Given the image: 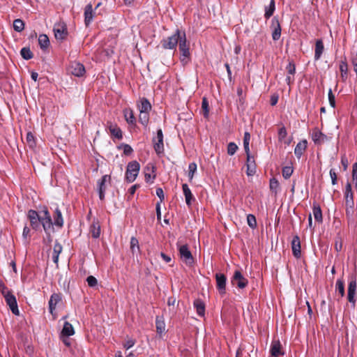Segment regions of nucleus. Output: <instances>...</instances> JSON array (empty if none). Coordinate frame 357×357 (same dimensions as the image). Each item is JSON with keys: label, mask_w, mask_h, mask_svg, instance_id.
I'll return each mask as SVG.
<instances>
[{"label": "nucleus", "mask_w": 357, "mask_h": 357, "mask_svg": "<svg viewBox=\"0 0 357 357\" xmlns=\"http://www.w3.org/2000/svg\"><path fill=\"white\" fill-rule=\"evenodd\" d=\"M29 233H30V229L27 226H25L23 229V232H22L23 238L26 239L27 237L29 236Z\"/></svg>", "instance_id": "obj_62"}, {"label": "nucleus", "mask_w": 357, "mask_h": 357, "mask_svg": "<svg viewBox=\"0 0 357 357\" xmlns=\"http://www.w3.org/2000/svg\"><path fill=\"white\" fill-rule=\"evenodd\" d=\"M188 177L191 181L193 178L194 174L197 171V164L195 162H191L188 165Z\"/></svg>", "instance_id": "obj_43"}, {"label": "nucleus", "mask_w": 357, "mask_h": 357, "mask_svg": "<svg viewBox=\"0 0 357 357\" xmlns=\"http://www.w3.org/2000/svg\"><path fill=\"white\" fill-rule=\"evenodd\" d=\"M74 333L75 331L72 324L68 321H66L61 331V336L69 337L74 335Z\"/></svg>", "instance_id": "obj_27"}, {"label": "nucleus", "mask_w": 357, "mask_h": 357, "mask_svg": "<svg viewBox=\"0 0 357 357\" xmlns=\"http://www.w3.org/2000/svg\"><path fill=\"white\" fill-rule=\"evenodd\" d=\"M279 186V183L275 178L270 180V188L272 190H276Z\"/></svg>", "instance_id": "obj_57"}, {"label": "nucleus", "mask_w": 357, "mask_h": 357, "mask_svg": "<svg viewBox=\"0 0 357 357\" xmlns=\"http://www.w3.org/2000/svg\"><path fill=\"white\" fill-rule=\"evenodd\" d=\"M194 307L196 308L197 314L200 317H203L205 312V305L200 299H197L194 301Z\"/></svg>", "instance_id": "obj_28"}, {"label": "nucleus", "mask_w": 357, "mask_h": 357, "mask_svg": "<svg viewBox=\"0 0 357 357\" xmlns=\"http://www.w3.org/2000/svg\"><path fill=\"white\" fill-rule=\"evenodd\" d=\"M330 176L331 178V182L333 185H335L337 183V174L335 172L331 169L330 170Z\"/></svg>", "instance_id": "obj_58"}, {"label": "nucleus", "mask_w": 357, "mask_h": 357, "mask_svg": "<svg viewBox=\"0 0 357 357\" xmlns=\"http://www.w3.org/2000/svg\"><path fill=\"white\" fill-rule=\"evenodd\" d=\"M20 54L25 60H29L33 58V53L30 50L29 47H24L22 48L20 50Z\"/></svg>", "instance_id": "obj_37"}, {"label": "nucleus", "mask_w": 357, "mask_h": 357, "mask_svg": "<svg viewBox=\"0 0 357 357\" xmlns=\"http://www.w3.org/2000/svg\"><path fill=\"white\" fill-rule=\"evenodd\" d=\"M287 132L286 128L283 126L280 128L278 131V139L280 142H282L287 137Z\"/></svg>", "instance_id": "obj_51"}, {"label": "nucleus", "mask_w": 357, "mask_h": 357, "mask_svg": "<svg viewBox=\"0 0 357 357\" xmlns=\"http://www.w3.org/2000/svg\"><path fill=\"white\" fill-rule=\"evenodd\" d=\"M313 215L315 220L318 222H322V212L320 206L317 204H313Z\"/></svg>", "instance_id": "obj_33"}, {"label": "nucleus", "mask_w": 357, "mask_h": 357, "mask_svg": "<svg viewBox=\"0 0 357 357\" xmlns=\"http://www.w3.org/2000/svg\"><path fill=\"white\" fill-rule=\"evenodd\" d=\"M340 70L341 72L342 77L347 78V63L344 61H342L340 64Z\"/></svg>", "instance_id": "obj_44"}, {"label": "nucleus", "mask_w": 357, "mask_h": 357, "mask_svg": "<svg viewBox=\"0 0 357 357\" xmlns=\"http://www.w3.org/2000/svg\"><path fill=\"white\" fill-rule=\"evenodd\" d=\"M178 45L181 52V62L183 64H186L189 61L190 53L189 50V45L187 43L185 33L183 34V38H181V40Z\"/></svg>", "instance_id": "obj_3"}, {"label": "nucleus", "mask_w": 357, "mask_h": 357, "mask_svg": "<svg viewBox=\"0 0 357 357\" xmlns=\"http://www.w3.org/2000/svg\"><path fill=\"white\" fill-rule=\"evenodd\" d=\"M61 251H62L61 245L59 244V243H56L54 245L53 254L59 255V254L61 252Z\"/></svg>", "instance_id": "obj_56"}, {"label": "nucleus", "mask_w": 357, "mask_h": 357, "mask_svg": "<svg viewBox=\"0 0 357 357\" xmlns=\"http://www.w3.org/2000/svg\"><path fill=\"white\" fill-rule=\"evenodd\" d=\"M13 29L17 32H21L24 29V23L21 19H16L13 22Z\"/></svg>", "instance_id": "obj_38"}, {"label": "nucleus", "mask_w": 357, "mask_h": 357, "mask_svg": "<svg viewBox=\"0 0 357 357\" xmlns=\"http://www.w3.org/2000/svg\"><path fill=\"white\" fill-rule=\"evenodd\" d=\"M28 218L32 229L37 230L43 226L45 231H48L52 228L53 222L47 209L45 208L39 212L34 210L28 211Z\"/></svg>", "instance_id": "obj_1"}, {"label": "nucleus", "mask_w": 357, "mask_h": 357, "mask_svg": "<svg viewBox=\"0 0 357 357\" xmlns=\"http://www.w3.org/2000/svg\"><path fill=\"white\" fill-rule=\"evenodd\" d=\"M324 50V47L322 40L321 39L317 40L316 41L315 50H314V59L315 60L317 61L321 58Z\"/></svg>", "instance_id": "obj_25"}, {"label": "nucleus", "mask_w": 357, "mask_h": 357, "mask_svg": "<svg viewBox=\"0 0 357 357\" xmlns=\"http://www.w3.org/2000/svg\"><path fill=\"white\" fill-rule=\"evenodd\" d=\"M138 108L139 112H149L151 109V105L146 98H143L140 100V104L138 105Z\"/></svg>", "instance_id": "obj_32"}, {"label": "nucleus", "mask_w": 357, "mask_h": 357, "mask_svg": "<svg viewBox=\"0 0 357 357\" xmlns=\"http://www.w3.org/2000/svg\"><path fill=\"white\" fill-rule=\"evenodd\" d=\"M357 283L356 280L352 278L350 280L348 285L347 299L350 303L354 306L356 303L355 295L356 293Z\"/></svg>", "instance_id": "obj_9"}, {"label": "nucleus", "mask_w": 357, "mask_h": 357, "mask_svg": "<svg viewBox=\"0 0 357 357\" xmlns=\"http://www.w3.org/2000/svg\"><path fill=\"white\" fill-rule=\"evenodd\" d=\"M123 114L126 122L128 124H134L136 122L133 111L130 109H126L123 110Z\"/></svg>", "instance_id": "obj_29"}, {"label": "nucleus", "mask_w": 357, "mask_h": 357, "mask_svg": "<svg viewBox=\"0 0 357 357\" xmlns=\"http://www.w3.org/2000/svg\"><path fill=\"white\" fill-rule=\"evenodd\" d=\"M153 148L158 154L162 153L164 151L163 134L161 129L157 130V136L153 139Z\"/></svg>", "instance_id": "obj_7"}, {"label": "nucleus", "mask_w": 357, "mask_h": 357, "mask_svg": "<svg viewBox=\"0 0 357 357\" xmlns=\"http://www.w3.org/2000/svg\"><path fill=\"white\" fill-rule=\"evenodd\" d=\"M247 155V175L248 176H253L256 172V165L254 157L250 155V153H246Z\"/></svg>", "instance_id": "obj_12"}, {"label": "nucleus", "mask_w": 357, "mask_h": 357, "mask_svg": "<svg viewBox=\"0 0 357 357\" xmlns=\"http://www.w3.org/2000/svg\"><path fill=\"white\" fill-rule=\"evenodd\" d=\"M107 129L109 130V132L112 136L117 138L118 139H122V131L116 124L108 123Z\"/></svg>", "instance_id": "obj_22"}, {"label": "nucleus", "mask_w": 357, "mask_h": 357, "mask_svg": "<svg viewBox=\"0 0 357 357\" xmlns=\"http://www.w3.org/2000/svg\"><path fill=\"white\" fill-rule=\"evenodd\" d=\"M139 169L140 165L139 162L135 160L132 161L128 164L126 177L129 183H132L136 179L139 174Z\"/></svg>", "instance_id": "obj_4"}, {"label": "nucleus", "mask_w": 357, "mask_h": 357, "mask_svg": "<svg viewBox=\"0 0 357 357\" xmlns=\"http://www.w3.org/2000/svg\"><path fill=\"white\" fill-rule=\"evenodd\" d=\"M335 289L336 291L340 295L341 297H343L345 294L344 292V281L341 279H338L336 281L335 284Z\"/></svg>", "instance_id": "obj_35"}, {"label": "nucleus", "mask_w": 357, "mask_h": 357, "mask_svg": "<svg viewBox=\"0 0 357 357\" xmlns=\"http://www.w3.org/2000/svg\"><path fill=\"white\" fill-rule=\"evenodd\" d=\"M178 251L182 260L187 266H192L194 260L191 252L187 245L178 246Z\"/></svg>", "instance_id": "obj_5"}, {"label": "nucleus", "mask_w": 357, "mask_h": 357, "mask_svg": "<svg viewBox=\"0 0 357 357\" xmlns=\"http://www.w3.org/2000/svg\"><path fill=\"white\" fill-rule=\"evenodd\" d=\"M156 195L160 198V202H162L164 200V192L161 188H158L156 189Z\"/></svg>", "instance_id": "obj_60"}, {"label": "nucleus", "mask_w": 357, "mask_h": 357, "mask_svg": "<svg viewBox=\"0 0 357 357\" xmlns=\"http://www.w3.org/2000/svg\"><path fill=\"white\" fill-rule=\"evenodd\" d=\"M341 163H342V167H343V170L346 171L347 169L349 162H348V160H347V157L345 155H342V158H341Z\"/></svg>", "instance_id": "obj_59"}, {"label": "nucleus", "mask_w": 357, "mask_h": 357, "mask_svg": "<svg viewBox=\"0 0 357 357\" xmlns=\"http://www.w3.org/2000/svg\"><path fill=\"white\" fill-rule=\"evenodd\" d=\"M160 256H161V257L162 258V259H163L165 262H167V263H169V262H170V261H172V258H171V257H170V256H169V255H165V253H163V252H161V253H160Z\"/></svg>", "instance_id": "obj_64"}, {"label": "nucleus", "mask_w": 357, "mask_h": 357, "mask_svg": "<svg viewBox=\"0 0 357 357\" xmlns=\"http://www.w3.org/2000/svg\"><path fill=\"white\" fill-rule=\"evenodd\" d=\"M156 328L157 332L162 333L165 329V325L163 321L159 319L158 317L156 319Z\"/></svg>", "instance_id": "obj_48"}, {"label": "nucleus", "mask_w": 357, "mask_h": 357, "mask_svg": "<svg viewBox=\"0 0 357 357\" xmlns=\"http://www.w3.org/2000/svg\"><path fill=\"white\" fill-rule=\"evenodd\" d=\"M287 70L288 71V73L291 75H294L296 72V67L295 65L293 63H289V64L287 66Z\"/></svg>", "instance_id": "obj_55"}, {"label": "nucleus", "mask_w": 357, "mask_h": 357, "mask_svg": "<svg viewBox=\"0 0 357 357\" xmlns=\"http://www.w3.org/2000/svg\"><path fill=\"white\" fill-rule=\"evenodd\" d=\"M183 33H185V31L176 29L174 34L161 40L162 47L164 49L175 50L183 38Z\"/></svg>", "instance_id": "obj_2"}, {"label": "nucleus", "mask_w": 357, "mask_h": 357, "mask_svg": "<svg viewBox=\"0 0 357 357\" xmlns=\"http://www.w3.org/2000/svg\"><path fill=\"white\" fill-rule=\"evenodd\" d=\"M135 344V340L132 338H128L126 340L125 343L123 344V347L126 349H129L131 347H132Z\"/></svg>", "instance_id": "obj_53"}, {"label": "nucleus", "mask_w": 357, "mask_h": 357, "mask_svg": "<svg viewBox=\"0 0 357 357\" xmlns=\"http://www.w3.org/2000/svg\"><path fill=\"white\" fill-rule=\"evenodd\" d=\"M182 188L183 194L185 195V203L188 206H190L191 202L194 199L191 190L186 183L183 184Z\"/></svg>", "instance_id": "obj_26"}, {"label": "nucleus", "mask_w": 357, "mask_h": 357, "mask_svg": "<svg viewBox=\"0 0 357 357\" xmlns=\"http://www.w3.org/2000/svg\"><path fill=\"white\" fill-rule=\"evenodd\" d=\"M54 36L56 39L63 40L66 34V28L63 26H58L54 28Z\"/></svg>", "instance_id": "obj_30"}, {"label": "nucleus", "mask_w": 357, "mask_h": 357, "mask_svg": "<svg viewBox=\"0 0 357 357\" xmlns=\"http://www.w3.org/2000/svg\"><path fill=\"white\" fill-rule=\"evenodd\" d=\"M86 282H87L88 285L90 287H94L98 284L97 279L95 277L92 276V275H90V276L87 277Z\"/></svg>", "instance_id": "obj_50"}, {"label": "nucleus", "mask_w": 357, "mask_h": 357, "mask_svg": "<svg viewBox=\"0 0 357 357\" xmlns=\"http://www.w3.org/2000/svg\"><path fill=\"white\" fill-rule=\"evenodd\" d=\"M61 301V294L54 293L52 294L49 301V310L50 312L54 316V311L56 310L57 304Z\"/></svg>", "instance_id": "obj_11"}, {"label": "nucleus", "mask_w": 357, "mask_h": 357, "mask_svg": "<svg viewBox=\"0 0 357 357\" xmlns=\"http://www.w3.org/2000/svg\"><path fill=\"white\" fill-rule=\"evenodd\" d=\"M354 206H351V207L346 206V214L349 217H351L354 212Z\"/></svg>", "instance_id": "obj_61"}, {"label": "nucleus", "mask_w": 357, "mask_h": 357, "mask_svg": "<svg viewBox=\"0 0 357 357\" xmlns=\"http://www.w3.org/2000/svg\"><path fill=\"white\" fill-rule=\"evenodd\" d=\"M312 139L316 144H321L327 139V137L320 130L316 129L312 134Z\"/></svg>", "instance_id": "obj_21"}, {"label": "nucleus", "mask_w": 357, "mask_h": 357, "mask_svg": "<svg viewBox=\"0 0 357 357\" xmlns=\"http://www.w3.org/2000/svg\"><path fill=\"white\" fill-rule=\"evenodd\" d=\"M345 206H348L351 207V206H354V195L351 190V185L350 183H347L345 187Z\"/></svg>", "instance_id": "obj_15"}, {"label": "nucleus", "mask_w": 357, "mask_h": 357, "mask_svg": "<svg viewBox=\"0 0 357 357\" xmlns=\"http://www.w3.org/2000/svg\"><path fill=\"white\" fill-rule=\"evenodd\" d=\"M93 19V10L91 3L86 6L84 8V22L86 26H89Z\"/></svg>", "instance_id": "obj_20"}, {"label": "nucleus", "mask_w": 357, "mask_h": 357, "mask_svg": "<svg viewBox=\"0 0 357 357\" xmlns=\"http://www.w3.org/2000/svg\"><path fill=\"white\" fill-rule=\"evenodd\" d=\"M233 282L241 289L246 287L248 280L239 271H236L233 276Z\"/></svg>", "instance_id": "obj_16"}, {"label": "nucleus", "mask_w": 357, "mask_h": 357, "mask_svg": "<svg viewBox=\"0 0 357 357\" xmlns=\"http://www.w3.org/2000/svg\"><path fill=\"white\" fill-rule=\"evenodd\" d=\"M250 135L248 132H245L243 137V147L245 153H250Z\"/></svg>", "instance_id": "obj_41"}, {"label": "nucleus", "mask_w": 357, "mask_h": 357, "mask_svg": "<svg viewBox=\"0 0 357 357\" xmlns=\"http://www.w3.org/2000/svg\"><path fill=\"white\" fill-rule=\"evenodd\" d=\"M118 148L119 149L122 148L123 150V153L126 155L131 154L133 151L132 147L130 145L126 144H122Z\"/></svg>", "instance_id": "obj_49"}, {"label": "nucleus", "mask_w": 357, "mask_h": 357, "mask_svg": "<svg viewBox=\"0 0 357 357\" xmlns=\"http://www.w3.org/2000/svg\"><path fill=\"white\" fill-rule=\"evenodd\" d=\"M38 43L41 49H46L50 45V40L47 35L40 34L38 37Z\"/></svg>", "instance_id": "obj_34"}, {"label": "nucleus", "mask_w": 357, "mask_h": 357, "mask_svg": "<svg viewBox=\"0 0 357 357\" xmlns=\"http://www.w3.org/2000/svg\"><path fill=\"white\" fill-rule=\"evenodd\" d=\"M0 291L3 295L6 294V291H10L1 280H0Z\"/></svg>", "instance_id": "obj_63"}, {"label": "nucleus", "mask_w": 357, "mask_h": 357, "mask_svg": "<svg viewBox=\"0 0 357 357\" xmlns=\"http://www.w3.org/2000/svg\"><path fill=\"white\" fill-rule=\"evenodd\" d=\"M270 353L271 357H278L280 355H284V352L281 349V344L279 341L274 340L271 342Z\"/></svg>", "instance_id": "obj_18"}, {"label": "nucleus", "mask_w": 357, "mask_h": 357, "mask_svg": "<svg viewBox=\"0 0 357 357\" xmlns=\"http://www.w3.org/2000/svg\"><path fill=\"white\" fill-rule=\"evenodd\" d=\"M247 222H248V225H249L250 227H251L252 229L256 227L257 221H256L255 216L254 215H252V214L248 215Z\"/></svg>", "instance_id": "obj_45"}, {"label": "nucleus", "mask_w": 357, "mask_h": 357, "mask_svg": "<svg viewBox=\"0 0 357 357\" xmlns=\"http://www.w3.org/2000/svg\"><path fill=\"white\" fill-rule=\"evenodd\" d=\"M328 100L330 105L334 108L335 107V96L333 94L332 90L331 89L328 91Z\"/></svg>", "instance_id": "obj_54"}, {"label": "nucleus", "mask_w": 357, "mask_h": 357, "mask_svg": "<svg viewBox=\"0 0 357 357\" xmlns=\"http://www.w3.org/2000/svg\"><path fill=\"white\" fill-rule=\"evenodd\" d=\"M352 180L357 187V162H355L352 167Z\"/></svg>", "instance_id": "obj_52"}, {"label": "nucleus", "mask_w": 357, "mask_h": 357, "mask_svg": "<svg viewBox=\"0 0 357 357\" xmlns=\"http://www.w3.org/2000/svg\"><path fill=\"white\" fill-rule=\"evenodd\" d=\"M130 248L133 253L136 250L139 249L138 240L135 237H132L130 239Z\"/></svg>", "instance_id": "obj_47"}, {"label": "nucleus", "mask_w": 357, "mask_h": 357, "mask_svg": "<svg viewBox=\"0 0 357 357\" xmlns=\"http://www.w3.org/2000/svg\"><path fill=\"white\" fill-rule=\"evenodd\" d=\"M291 249L295 257L298 258L301 257V241L298 236H294L292 239Z\"/></svg>", "instance_id": "obj_19"}, {"label": "nucleus", "mask_w": 357, "mask_h": 357, "mask_svg": "<svg viewBox=\"0 0 357 357\" xmlns=\"http://www.w3.org/2000/svg\"><path fill=\"white\" fill-rule=\"evenodd\" d=\"M70 73L77 77H81L85 73V68L83 64L74 62L70 66Z\"/></svg>", "instance_id": "obj_17"}, {"label": "nucleus", "mask_w": 357, "mask_h": 357, "mask_svg": "<svg viewBox=\"0 0 357 357\" xmlns=\"http://www.w3.org/2000/svg\"><path fill=\"white\" fill-rule=\"evenodd\" d=\"M307 144V140L303 139V140L299 142L297 144V145L296 146L295 149H294V154L298 159L301 158L304 151L306 149Z\"/></svg>", "instance_id": "obj_23"}, {"label": "nucleus", "mask_w": 357, "mask_h": 357, "mask_svg": "<svg viewBox=\"0 0 357 357\" xmlns=\"http://www.w3.org/2000/svg\"><path fill=\"white\" fill-rule=\"evenodd\" d=\"M110 176L106 174L104 175L100 180L98 181V191L99 198L102 200L105 198V192L107 188V183H110Z\"/></svg>", "instance_id": "obj_8"}, {"label": "nucleus", "mask_w": 357, "mask_h": 357, "mask_svg": "<svg viewBox=\"0 0 357 357\" xmlns=\"http://www.w3.org/2000/svg\"><path fill=\"white\" fill-rule=\"evenodd\" d=\"M90 233L93 238H98L100 235V225L98 221H93L90 226Z\"/></svg>", "instance_id": "obj_24"}, {"label": "nucleus", "mask_w": 357, "mask_h": 357, "mask_svg": "<svg viewBox=\"0 0 357 357\" xmlns=\"http://www.w3.org/2000/svg\"><path fill=\"white\" fill-rule=\"evenodd\" d=\"M149 120V112H139V121L143 126H146Z\"/></svg>", "instance_id": "obj_39"}, {"label": "nucleus", "mask_w": 357, "mask_h": 357, "mask_svg": "<svg viewBox=\"0 0 357 357\" xmlns=\"http://www.w3.org/2000/svg\"><path fill=\"white\" fill-rule=\"evenodd\" d=\"M238 146L234 142H229L227 145V153L233 155L237 151Z\"/></svg>", "instance_id": "obj_46"}, {"label": "nucleus", "mask_w": 357, "mask_h": 357, "mask_svg": "<svg viewBox=\"0 0 357 357\" xmlns=\"http://www.w3.org/2000/svg\"><path fill=\"white\" fill-rule=\"evenodd\" d=\"M272 27H273V33H272V38L273 40H278L280 38L281 36V27L280 24L279 23V20L278 18L274 17L272 20Z\"/></svg>", "instance_id": "obj_14"}, {"label": "nucleus", "mask_w": 357, "mask_h": 357, "mask_svg": "<svg viewBox=\"0 0 357 357\" xmlns=\"http://www.w3.org/2000/svg\"><path fill=\"white\" fill-rule=\"evenodd\" d=\"M54 224L59 227H62L63 224L62 214H61V211L59 208H56L55 210V216H54Z\"/></svg>", "instance_id": "obj_36"}, {"label": "nucleus", "mask_w": 357, "mask_h": 357, "mask_svg": "<svg viewBox=\"0 0 357 357\" xmlns=\"http://www.w3.org/2000/svg\"><path fill=\"white\" fill-rule=\"evenodd\" d=\"M215 279L217 282V288L220 294H223L225 293L226 281L227 278L222 273H216Z\"/></svg>", "instance_id": "obj_13"}, {"label": "nucleus", "mask_w": 357, "mask_h": 357, "mask_svg": "<svg viewBox=\"0 0 357 357\" xmlns=\"http://www.w3.org/2000/svg\"><path fill=\"white\" fill-rule=\"evenodd\" d=\"M293 167L291 166H286L282 168V176L285 179L289 178L293 174Z\"/></svg>", "instance_id": "obj_42"}, {"label": "nucleus", "mask_w": 357, "mask_h": 357, "mask_svg": "<svg viewBox=\"0 0 357 357\" xmlns=\"http://www.w3.org/2000/svg\"><path fill=\"white\" fill-rule=\"evenodd\" d=\"M3 296L11 312L14 314L18 315L19 310L15 296L10 291H6V294H3Z\"/></svg>", "instance_id": "obj_6"}, {"label": "nucleus", "mask_w": 357, "mask_h": 357, "mask_svg": "<svg viewBox=\"0 0 357 357\" xmlns=\"http://www.w3.org/2000/svg\"><path fill=\"white\" fill-rule=\"evenodd\" d=\"M202 109L203 110V115L205 118H207L209 114V105L207 98L204 97L202 102Z\"/></svg>", "instance_id": "obj_40"}, {"label": "nucleus", "mask_w": 357, "mask_h": 357, "mask_svg": "<svg viewBox=\"0 0 357 357\" xmlns=\"http://www.w3.org/2000/svg\"><path fill=\"white\" fill-rule=\"evenodd\" d=\"M275 10V0H271L270 3L265 8L264 17L266 19H269L273 15Z\"/></svg>", "instance_id": "obj_31"}, {"label": "nucleus", "mask_w": 357, "mask_h": 357, "mask_svg": "<svg viewBox=\"0 0 357 357\" xmlns=\"http://www.w3.org/2000/svg\"><path fill=\"white\" fill-rule=\"evenodd\" d=\"M155 172V167L152 163L147 164L144 168V176L146 182L153 183V181L156 176Z\"/></svg>", "instance_id": "obj_10"}]
</instances>
